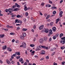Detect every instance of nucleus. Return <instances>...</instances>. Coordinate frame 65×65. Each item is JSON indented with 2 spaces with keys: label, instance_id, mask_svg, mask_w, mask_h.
I'll list each match as a JSON object with an SVG mask.
<instances>
[{
  "label": "nucleus",
  "instance_id": "f257e3e1",
  "mask_svg": "<svg viewBox=\"0 0 65 65\" xmlns=\"http://www.w3.org/2000/svg\"><path fill=\"white\" fill-rule=\"evenodd\" d=\"M15 5H14L12 7V8H14L16 7H21V6L18 4L17 3H15Z\"/></svg>",
  "mask_w": 65,
  "mask_h": 65
},
{
  "label": "nucleus",
  "instance_id": "f03ea898",
  "mask_svg": "<svg viewBox=\"0 0 65 65\" xmlns=\"http://www.w3.org/2000/svg\"><path fill=\"white\" fill-rule=\"evenodd\" d=\"M15 23H20V24H22V21L20 20H18V19H16L15 20Z\"/></svg>",
  "mask_w": 65,
  "mask_h": 65
},
{
  "label": "nucleus",
  "instance_id": "7ed1b4c3",
  "mask_svg": "<svg viewBox=\"0 0 65 65\" xmlns=\"http://www.w3.org/2000/svg\"><path fill=\"white\" fill-rule=\"evenodd\" d=\"M22 44L23 46V48H26V43L24 42H23L22 43Z\"/></svg>",
  "mask_w": 65,
  "mask_h": 65
},
{
  "label": "nucleus",
  "instance_id": "20e7f679",
  "mask_svg": "<svg viewBox=\"0 0 65 65\" xmlns=\"http://www.w3.org/2000/svg\"><path fill=\"white\" fill-rule=\"evenodd\" d=\"M48 32L50 35H51V34H53V32H52V29L49 30Z\"/></svg>",
  "mask_w": 65,
  "mask_h": 65
},
{
  "label": "nucleus",
  "instance_id": "39448f33",
  "mask_svg": "<svg viewBox=\"0 0 65 65\" xmlns=\"http://www.w3.org/2000/svg\"><path fill=\"white\" fill-rule=\"evenodd\" d=\"M41 47L43 48H44L45 49H46V50H48V48L47 47H45V46H41Z\"/></svg>",
  "mask_w": 65,
  "mask_h": 65
},
{
  "label": "nucleus",
  "instance_id": "423d86ee",
  "mask_svg": "<svg viewBox=\"0 0 65 65\" xmlns=\"http://www.w3.org/2000/svg\"><path fill=\"white\" fill-rule=\"evenodd\" d=\"M39 42L40 43H42L43 42V39L42 38L41 39L39 40Z\"/></svg>",
  "mask_w": 65,
  "mask_h": 65
},
{
  "label": "nucleus",
  "instance_id": "0eeeda50",
  "mask_svg": "<svg viewBox=\"0 0 65 65\" xmlns=\"http://www.w3.org/2000/svg\"><path fill=\"white\" fill-rule=\"evenodd\" d=\"M65 39H64L63 41L61 40L60 41V43H61L62 44H65Z\"/></svg>",
  "mask_w": 65,
  "mask_h": 65
},
{
  "label": "nucleus",
  "instance_id": "6e6552de",
  "mask_svg": "<svg viewBox=\"0 0 65 65\" xmlns=\"http://www.w3.org/2000/svg\"><path fill=\"white\" fill-rule=\"evenodd\" d=\"M44 27V26L43 25H42L39 27V30H42V29Z\"/></svg>",
  "mask_w": 65,
  "mask_h": 65
},
{
  "label": "nucleus",
  "instance_id": "1a4fd4ad",
  "mask_svg": "<svg viewBox=\"0 0 65 65\" xmlns=\"http://www.w3.org/2000/svg\"><path fill=\"white\" fill-rule=\"evenodd\" d=\"M6 62L7 63H8L9 65H10L11 64V63H10V62L9 61V60L8 59H7L6 60Z\"/></svg>",
  "mask_w": 65,
  "mask_h": 65
},
{
  "label": "nucleus",
  "instance_id": "9d476101",
  "mask_svg": "<svg viewBox=\"0 0 65 65\" xmlns=\"http://www.w3.org/2000/svg\"><path fill=\"white\" fill-rule=\"evenodd\" d=\"M56 28L55 27H54L52 28V30L53 32H55L56 30Z\"/></svg>",
  "mask_w": 65,
  "mask_h": 65
},
{
  "label": "nucleus",
  "instance_id": "9b49d317",
  "mask_svg": "<svg viewBox=\"0 0 65 65\" xmlns=\"http://www.w3.org/2000/svg\"><path fill=\"white\" fill-rule=\"evenodd\" d=\"M62 14H63V11H61L59 13V16L60 17H62Z\"/></svg>",
  "mask_w": 65,
  "mask_h": 65
},
{
  "label": "nucleus",
  "instance_id": "f8f14e48",
  "mask_svg": "<svg viewBox=\"0 0 65 65\" xmlns=\"http://www.w3.org/2000/svg\"><path fill=\"white\" fill-rule=\"evenodd\" d=\"M12 9L11 8L9 9V11L10 13H11L12 12Z\"/></svg>",
  "mask_w": 65,
  "mask_h": 65
},
{
  "label": "nucleus",
  "instance_id": "ddd939ff",
  "mask_svg": "<svg viewBox=\"0 0 65 65\" xmlns=\"http://www.w3.org/2000/svg\"><path fill=\"white\" fill-rule=\"evenodd\" d=\"M7 47V46L6 45H5L2 47V49L3 50H6V48Z\"/></svg>",
  "mask_w": 65,
  "mask_h": 65
},
{
  "label": "nucleus",
  "instance_id": "4468645a",
  "mask_svg": "<svg viewBox=\"0 0 65 65\" xmlns=\"http://www.w3.org/2000/svg\"><path fill=\"white\" fill-rule=\"evenodd\" d=\"M20 52H17L15 53L16 55H18V56H20L21 54H20Z\"/></svg>",
  "mask_w": 65,
  "mask_h": 65
},
{
  "label": "nucleus",
  "instance_id": "2eb2a0df",
  "mask_svg": "<svg viewBox=\"0 0 65 65\" xmlns=\"http://www.w3.org/2000/svg\"><path fill=\"white\" fill-rule=\"evenodd\" d=\"M24 10H25V11H27V7H26V5H25L24 6Z\"/></svg>",
  "mask_w": 65,
  "mask_h": 65
},
{
  "label": "nucleus",
  "instance_id": "dca6fc26",
  "mask_svg": "<svg viewBox=\"0 0 65 65\" xmlns=\"http://www.w3.org/2000/svg\"><path fill=\"white\" fill-rule=\"evenodd\" d=\"M41 55H44L45 54V51L43 50H42L41 51Z\"/></svg>",
  "mask_w": 65,
  "mask_h": 65
},
{
  "label": "nucleus",
  "instance_id": "f3484780",
  "mask_svg": "<svg viewBox=\"0 0 65 65\" xmlns=\"http://www.w3.org/2000/svg\"><path fill=\"white\" fill-rule=\"evenodd\" d=\"M20 10V9L19 8H16L15 9L13 10V11H18Z\"/></svg>",
  "mask_w": 65,
  "mask_h": 65
},
{
  "label": "nucleus",
  "instance_id": "a211bd4d",
  "mask_svg": "<svg viewBox=\"0 0 65 65\" xmlns=\"http://www.w3.org/2000/svg\"><path fill=\"white\" fill-rule=\"evenodd\" d=\"M8 49L9 52H11V51H12V50L10 48V47H8Z\"/></svg>",
  "mask_w": 65,
  "mask_h": 65
},
{
  "label": "nucleus",
  "instance_id": "6ab92c4d",
  "mask_svg": "<svg viewBox=\"0 0 65 65\" xmlns=\"http://www.w3.org/2000/svg\"><path fill=\"white\" fill-rule=\"evenodd\" d=\"M5 36L4 35H0V38H2V37H4Z\"/></svg>",
  "mask_w": 65,
  "mask_h": 65
},
{
  "label": "nucleus",
  "instance_id": "aec40b11",
  "mask_svg": "<svg viewBox=\"0 0 65 65\" xmlns=\"http://www.w3.org/2000/svg\"><path fill=\"white\" fill-rule=\"evenodd\" d=\"M60 21V19L59 18H58L56 20V24H57L58 23V22Z\"/></svg>",
  "mask_w": 65,
  "mask_h": 65
},
{
  "label": "nucleus",
  "instance_id": "412c9836",
  "mask_svg": "<svg viewBox=\"0 0 65 65\" xmlns=\"http://www.w3.org/2000/svg\"><path fill=\"white\" fill-rule=\"evenodd\" d=\"M17 18H22V17H23V16H21L20 15H18L17 16Z\"/></svg>",
  "mask_w": 65,
  "mask_h": 65
},
{
  "label": "nucleus",
  "instance_id": "4be33fe9",
  "mask_svg": "<svg viewBox=\"0 0 65 65\" xmlns=\"http://www.w3.org/2000/svg\"><path fill=\"white\" fill-rule=\"evenodd\" d=\"M20 39H24V37L22 35H21L20 36Z\"/></svg>",
  "mask_w": 65,
  "mask_h": 65
},
{
  "label": "nucleus",
  "instance_id": "5701e85b",
  "mask_svg": "<svg viewBox=\"0 0 65 65\" xmlns=\"http://www.w3.org/2000/svg\"><path fill=\"white\" fill-rule=\"evenodd\" d=\"M44 38V41H46V40H47V38L46 37H45Z\"/></svg>",
  "mask_w": 65,
  "mask_h": 65
},
{
  "label": "nucleus",
  "instance_id": "b1692460",
  "mask_svg": "<svg viewBox=\"0 0 65 65\" xmlns=\"http://www.w3.org/2000/svg\"><path fill=\"white\" fill-rule=\"evenodd\" d=\"M44 31L46 33H47L48 32V29H46Z\"/></svg>",
  "mask_w": 65,
  "mask_h": 65
},
{
  "label": "nucleus",
  "instance_id": "393cba45",
  "mask_svg": "<svg viewBox=\"0 0 65 65\" xmlns=\"http://www.w3.org/2000/svg\"><path fill=\"white\" fill-rule=\"evenodd\" d=\"M30 46L31 47H34L35 46V45L34 44H30Z\"/></svg>",
  "mask_w": 65,
  "mask_h": 65
},
{
  "label": "nucleus",
  "instance_id": "a878e982",
  "mask_svg": "<svg viewBox=\"0 0 65 65\" xmlns=\"http://www.w3.org/2000/svg\"><path fill=\"white\" fill-rule=\"evenodd\" d=\"M51 8L52 9H57V7L54 6V7H51Z\"/></svg>",
  "mask_w": 65,
  "mask_h": 65
},
{
  "label": "nucleus",
  "instance_id": "bb28decb",
  "mask_svg": "<svg viewBox=\"0 0 65 65\" xmlns=\"http://www.w3.org/2000/svg\"><path fill=\"white\" fill-rule=\"evenodd\" d=\"M22 36H23L25 37V36H26V34L25 33H23L22 34Z\"/></svg>",
  "mask_w": 65,
  "mask_h": 65
},
{
  "label": "nucleus",
  "instance_id": "cd10ccee",
  "mask_svg": "<svg viewBox=\"0 0 65 65\" xmlns=\"http://www.w3.org/2000/svg\"><path fill=\"white\" fill-rule=\"evenodd\" d=\"M63 36V34H60V38H61L62 36Z\"/></svg>",
  "mask_w": 65,
  "mask_h": 65
},
{
  "label": "nucleus",
  "instance_id": "c85d7f7f",
  "mask_svg": "<svg viewBox=\"0 0 65 65\" xmlns=\"http://www.w3.org/2000/svg\"><path fill=\"white\" fill-rule=\"evenodd\" d=\"M22 31H26L27 30V28H24L23 29H22Z\"/></svg>",
  "mask_w": 65,
  "mask_h": 65
},
{
  "label": "nucleus",
  "instance_id": "c756f323",
  "mask_svg": "<svg viewBox=\"0 0 65 65\" xmlns=\"http://www.w3.org/2000/svg\"><path fill=\"white\" fill-rule=\"evenodd\" d=\"M34 53H35V51H34L32 52L31 53V55H33L34 54Z\"/></svg>",
  "mask_w": 65,
  "mask_h": 65
},
{
  "label": "nucleus",
  "instance_id": "7c9ffc66",
  "mask_svg": "<svg viewBox=\"0 0 65 65\" xmlns=\"http://www.w3.org/2000/svg\"><path fill=\"white\" fill-rule=\"evenodd\" d=\"M50 15H48L46 18V20H47V19H48L50 18Z\"/></svg>",
  "mask_w": 65,
  "mask_h": 65
},
{
  "label": "nucleus",
  "instance_id": "2f4dec72",
  "mask_svg": "<svg viewBox=\"0 0 65 65\" xmlns=\"http://www.w3.org/2000/svg\"><path fill=\"white\" fill-rule=\"evenodd\" d=\"M61 50H63V49H65V47H64V46H62V47H61Z\"/></svg>",
  "mask_w": 65,
  "mask_h": 65
},
{
  "label": "nucleus",
  "instance_id": "473e14b6",
  "mask_svg": "<svg viewBox=\"0 0 65 65\" xmlns=\"http://www.w3.org/2000/svg\"><path fill=\"white\" fill-rule=\"evenodd\" d=\"M50 25L51 26H53V23L52 22L50 23Z\"/></svg>",
  "mask_w": 65,
  "mask_h": 65
},
{
  "label": "nucleus",
  "instance_id": "72a5a7b5",
  "mask_svg": "<svg viewBox=\"0 0 65 65\" xmlns=\"http://www.w3.org/2000/svg\"><path fill=\"white\" fill-rule=\"evenodd\" d=\"M40 50V49L38 47L37 49H36V51H39Z\"/></svg>",
  "mask_w": 65,
  "mask_h": 65
},
{
  "label": "nucleus",
  "instance_id": "f704fd0d",
  "mask_svg": "<svg viewBox=\"0 0 65 65\" xmlns=\"http://www.w3.org/2000/svg\"><path fill=\"white\" fill-rule=\"evenodd\" d=\"M56 13V11H54L53 12V14H55Z\"/></svg>",
  "mask_w": 65,
  "mask_h": 65
},
{
  "label": "nucleus",
  "instance_id": "c9c22d12",
  "mask_svg": "<svg viewBox=\"0 0 65 65\" xmlns=\"http://www.w3.org/2000/svg\"><path fill=\"white\" fill-rule=\"evenodd\" d=\"M6 12H8V11H9V9H6L5 10Z\"/></svg>",
  "mask_w": 65,
  "mask_h": 65
},
{
  "label": "nucleus",
  "instance_id": "e433bc0d",
  "mask_svg": "<svg viewBox=\"0 0 65 65\" xmlns=\"http://www.w3.org/2000/svg\"><path fill=\"white\" fill-rule=\"evenodd\" d=\"M44 3H41V5L42 6H44Z\"/></svg>",
  "mask_w": 65,
  "mask_h": 65
},
{
  "label": "nucleus",
  "instance_id": "4c0bfd02",
  "mask_svg": "<svg viewBox=\"0 0 65 65\" xmlns=\"http://www.w3.org/2000/svg\"><path fill=\"white\" fill-rule=\"evenodd\" d=\"M19 62H21V61H23V59H22V58H20V59H19Z\"/></svg>",
  "mask_w": 65,
  "mask_h": 65
},
{
  "label": "nucleus",
  "instance_id": "58836bf2",
  "mask_svg": "<svg viewBox=\"0 0 65 65\" xmlns=\"http://www.w3.org/2000/svg\"><path fill=\"white\" fill-rule=\"evenodd\" d=\"M25 15L26 16V17H27V16L28 15V12H26L25 14Z\"/></svg>",
  "mask_w": 65,
  "mask_h": 65
},
{
  "label": "nucleus",
  "instance_id": "ea45409f",
  "mask_svg": "<svg viewBox=\"0 0 65 65\" xmlns=\"http://www.w3.org/2000/svg\"><path fill=\"white\" fill-rule=\"evenodd\" d=\"M10 35H14L15 34L13 32H12V33H10Z\"/></svg>",
  "mask_w": 65,
  "mask_h": 65
},
{
  "label": "nucleus",
  "instance_id": "a19ab883",
  "mask_svg": "<svg viewBox=\"0 0 65 65\" xmlns=\"http://www.w3.org/2000/svg\"><path fill=\"white\" fill-rule=\"evenodd\" d=\"M20 57H21V56H17V59H19L20 58Z\"/></svg>",
  "mask_w": 65,
  "mask_h": 65
},
{
  "label": "nucleus",
  "instance_id": "79ce46f5",
  "mask_svg": "<svg viewBox=\"0 0 65 65\" xmlns=\"http://www.w3.org/2000/svg\"><path fill=\"white\" fill-rule=\"evenodd\" d=\"M20 29V27H17V30H19Z\"/></svg>",
  "mask_w": 65,
  "mask_h": 65
},
{
  "label": "nucleus",
  "instance_id": "37998d69",
  "mask_svg": "<svg viewBox=\"0 0 65 65\" xmlns=\"http://www.w3.org/2000/svg\"><path fill=\"white\" fill-rule=\"evenodd\" d=\"M4 30L5 31H8V29L7 28L4 29Z\"/></svg>",
  "mask_w": 65,
  "mask_h": 65
},
{
  "label": "nucleus",
  "instance_id": "c03bdc74",
  "mask_svg": "<svg viewBox=\"0 0 65 65\" xmlns=\"http://www.w3.org/2000/svg\"><path fill=\"white\" fill-rule=\"evenodd\" d=\"M11 17H16V15H13L11 16Z\"/></svg>",
  "mask_w": 65,
  "mask_h": 65
},
{
  "label": "nucleus",
  "instance_id": "a18cd8bd",
  "mask_svg": "<svg viewBox=\"0 0 65 65\" xmlns=\"http://www.w3.org/2000/svg\"><path fill=\"white\" fill-rule=\"evenodd\" d=\"M1 10H0V16H3V14H1Z\"/></svg>",
  "mask_w": 65,
  "mask_h": 65
},
{
  "label": "nucleus",
  "instance_id": "49530a36",
  "mask_svg": "<svg viewBox=\"0 0 65 65\" xmlns=\"http://www.w3.org/2000/svg\"><path fill=\"white\" fill-rule=\"evenodd\" d=\"M27 62H25L23 64V65H27Z\"/></svg>",
  "mask_w": 65,
  "mask_h": 65
},
{
  "label": "nucleus",
  "instance_id": "de8ad7c7",
  "mask_svg": "<svg viewBox=\"0 0 65 65\" xmlns=\"http://www.w3.org/2000/svg\"><path fill=\"white\" fill-rule=\"evenodd\" d=\"M49 3H50V4H52V3H53V2H52V1H49Z\"/></svg>",
  "mask_w": 65,
  "mask_h": 65
},
{
  "label": "nucleus",
  "instance_id": "09e8293b",
  "mask_svg": "<svg viewBox=\"0 0 65 65\" xmlns=\"http://www.w3.org/2000/svg\"><path fill=\"white\" fill-rule=\"evenodd\" d=\"M12 55L13 57H16L17 56V55L16 54H13Z\"/></svg>",
  "mask_w": 65,
  "mask_h": 65
},
{
  "label": "nucleus",
  "instance_id": "8fccbe9b",
  "mask_svg": "<svg viewBox=\"0 0 65 65\" xmlns=\"http://www.w3.org/2000/svg\"><path fill=\"white\" fill-rule=\"evenodd\" d=\"M46 59H49V56H47L46 58Z\"/></svg>",
  "mask_w": 65,
  "mask_h": 65
},
{
  "label": "nucleus",
  "instance_id": "3c124183",
  "mask_svg": "<svg viewBox=\"0 0 65 65\" xmlns=\"http://www.w3.org/2000/svg\"><path fill=\"white\" fill-rule=\"evenodd\" d=\"M56 37H58L59 36V34H56L55 36Z\"/></svg>",
  "mask_w": 65,
  "mask_h": 65
},
{
  "label": "nucleus",
  "instance_id": "603ef678",
  "mask_svg": "<svg viewBox=\"0 0 65 65\" xmlns=\"http://www.w3.org/2000/svg\"><path fill=\"white\" fill-rule=\"evenodd\" d=\"M44 60V58H42L40 59V61H42Z\"/></svg>",
  "mask_w": 65,
  "mask_h": 65
},
{
  "label": "nucleus",
  "instance_id": "864d4df0",
  "mask_svg": "<svg viewBox=\"0 0 65 65\" xmlns=\"http://www.w3.org/2000/svg\"><path fill=\"white\" fill-rule=\"evenodd\" d=\"M15 42L16 43H19V42L18 40H17Z\"/></svg>",
  "mask_w": 65,
  "mask_h": 65
},
{
  "label": "nucleus",
  "instance_id": "5fc2aeb1",
  "mask_svg": "<svg viewBox=\"0 0 65 65\" xmlns=\"http://www.w3.org/2000/svg\"><path fill=\"white\" fill-rule=\"evenodd\" d=\"M55 54V52H54L52 54V56H53V55H54Z\"/></svg>",
  "mask_w": 65,
  "mask_h": 65
},
{
  "label": "nucleus",
  "instance_id": "6e6d98bb",
  "mask_svg": "<svg viewBox=\"0 0 65 65\" xmlns=\"http://www.w3.org/2000/svg\"><path fill=\"white\" fill-rule=\"evenodd\" d=\"M33 28L34 29H35V28H36V25H34V26H33Z\"/></svg>",
  "mask_w": 65,
  "mask_h": 65
},
{
  "label": "nucleus",
  "instance_id": "4d7b16f0",
  "mask_svg": "<svg viewBox=\"0 0 65 65\" xmlns=\"http://www.w3.org/2000/svg\"><path fill=\"white\" fill-rule=\"evenodd\" d=\"M52 41V38H50L49 39V41Z\"/></svg>",
  "mask_w": 65,
  "mask_h": 65
},
{
  "label": "nucleus",
  "instance_id": "13d9d810",
  "mask_svg": "<svg viewBox=\"0 0 65 65\" xmlns=\"http://www.w3.org/2000/svg\"><path fill=\"white\" fill-rule=\"evenodd\" d=\"M21 63L22 64H23V63H24V61L22 60L21 61Z\"/></svg>",
  "mask_w": 65,
  "mask_h": 65
},
{
  "label": "nucleus",
  "instance_id": "bf43d9fd",
  "mask_svg": "<svg viewBox=\"0 0 65 65\" xmlns=\"http://www.w3.org/2000/svg\"><path fill=\"white\" fill-rule=\"evenodd\" d=\"M44 15L45 17H46V16H47V13H45L44 14Z\"/></svg>",
  "mask_w": 65,
  "mask_h": 65
},
{
  "label": "nucleus",
  "instance_id": "052dcab7",
  "mask_svg": "<svg viewBox=\"0 0 65 65\" xmlns=\"http://www.w3.org/2000/svg\"><path fill=\"white\" fill-rule=\"evenodd\" d=\"M65 39V37L62 38H61V40H63V39Z\"/></svg>",
  "mask_w": 65,
  "mask_h": 65
},
{
  "label": "nucleus",
  "instance_id": "680f3d73",
  "mask_svg": "<svg viewBox=\"0 0 65 65\" xmlns=\"http://www.w3.org/2000/svg\"><path fill=\"white\" fill-rule=\"evenodd\" d=\"M21 24H16V26H21Z\"/></svg>",
  "mask_w": 65,
  "mask_h": 65
},
{
  "label": "nucleus",
  "instance_id": "e2e57ef3",
  "mask_svg": "<svg viewBox=\"0 0 65 65\" xmlns=\"http://www.w3.org/2000/svg\"><path fill=\"white\" fill-rule=\"evenodd\" d=\"M10 26L9 25H7V27L8 28H10Z\"/></svg>",
  "mask_w": 65,
  "mask_h": 65
},
{
  "label": "nucleus",
  "instance_id": "0e129e2a",
  "mask_svg": "<svg viewBox=\"0 0 65 65\" xmlns=\"http://www.w3.org/2000/svg\"><path fill=\"white\" fill-rule=\"evenodd\" d=\"M59 60H62V58L61 57H59Z\"/></svg>",
  "mask_w": 65,
  "mask_h": 65
},
{
  "label": "nucleus",
  "instance_id": "69168bd1",
  "mask_svg": "<svg viewBox=\"0 0 65 65\" xmlns=\"http://www.w3.org/2000/svg\"><path fill=\"white\" fill-rule=\"evenodd\" d=\"M14 41H15V40L14 39H13L12 40V42H14Z\"/></svg>",
  "mask_w": 65,
  "mask_h": 65
},
{
  "label": "nucleus",
  "instance_id": "338daca9",
  "mask_svg": "<svg viewBox=\"0 0 65 65\" xmlns=\"http://www.w3.org/2000/svg\"><path fill=\"white\" fill-rule=\"evenodd\" d=\"M64 63H65L64 61H63L62 62V65H64Z\"/></svg>",
  "mask_w": 65,
  "mask_h": 65
},
{
  "label": "nucleus",
  "instance_id": "774afa93",
  "mask_svg": "<svg viewBox=\"0 0 65 65\" xmlns=\"http://www.w3.org/2000/svg\"><path fill=\"white\" fill-rule=\"evenodd\" d=\"M17 65H21V64H20V63L19 62H17Z\"/></svg>",
  "mask_w": 65,
  "mask_h": 65
}]
</instances>
